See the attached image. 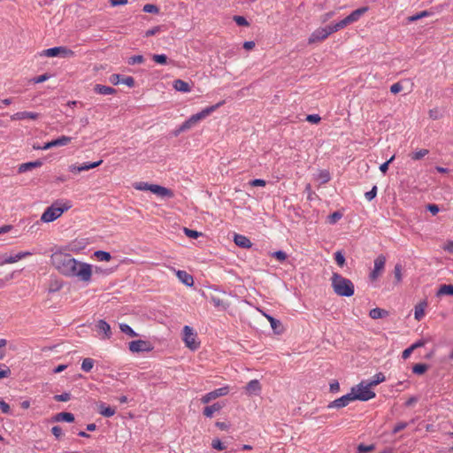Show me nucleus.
Returning <instances> with one entry per match:
<instances>
[{"instance_id":"nucleus-1","label":"nucleus","mask_w":453,"mask_h":453,"mask_svg":"<svg viewBox=\"0 0 453 453\" xmlns=\"http://www.w3.org/2000/svg\"><path fill=\"white\" fill-rule=\"evenodd\" d=\"M50 264L59 273L65 277L77 278L83 282H89L91 280L93 273L92 265L78 261L70 254L60 250L52 253Z\"/></svg>"},{"instance_id":"nucleus-2","label":"nucleus","mask_w":453,"mask_h":453,"mask_svg":"<svg viewBox=\"0 0 453 453\" xmlns=\"http://www.w3.org/2000/svg\"><path fill=\"white\" fill-rule=\"evenodd\" d=\"M331 282L332 288L337 296L349 297L354 295L355 287L353 282L341 274L334 273Z\"/></svg>"},{"instance_id":"nucleus-3","label":"nucleus","mask_w":453,"mask_h":453,"mask_svg":"<svg viewBox=\"0 0 453 453\" xmlns=\"http://www.w3.org/2000/svg\"><path fill=\"white\" fill-rule=\"evenodd\" d=\"M72 207L70 201L57 200L48 207L41 217V220L50 223L58 219L65 211Z\"/></svg>"},{"instance_id":"nucleus-4","label":"nucleus","mask_w":453,"mask_h":453,"mask_svg":"<svg viewBox=\"0 0 453 453\" xmlns=\"http://www.w3.org/2000/svg\"><path fill=\"white\" fill-rule=\"evenodd\" d=\"M354 388H356L354 391L355 400L368 401L374 398L376 395L375 393L372 390V388L368 386V383L365 381H361Z\"/></svg>"},{"instance_id":"nucleus-5","label":"nucleus","mask_w":453,"mask_h":453,"mask_svg":"<svg viewBox=\"0 0 453 453\" xmlns=\"http://www.w3.org/2000/svg\"><path fill=\"white\" fill-rule=\"evenodd\" d=\"M43 55L49 58L61 57L64 58H71L75 56V53L67 47L58 46L45 50Z\"/></svg>"},{"instance_id":"nucleus-6","label":"nucleus","mask_w":453,"mask_h":453,"mask_svg":"<svg viewBox=\"0 0 453 453\" xmlns=\"http://www.w3.org/2000/svg\"><path fill=\"white\" fill-rule=\"evenodd\" d=\"M206 115H192L188 119L176 128L173 134L178 136L180 133L186 132L196 126Z\"/></svg>"},{"instance_id":"nucleus-7","label":"nucleus","mask_w":453,"mask_h":453,"mask_svg":"<svg viewBox=\"0 0 453 453\" xmlns=\"http://www.w3.org/2000/svg\"><path fill=\"white\" fill-rule=\"evenodd\" d=\"M196 334L194 333L192 327L188 326H185L183 328V341L186 346L192 349L196 350L199 347V342H196Z\"/></svg>"},{"instance_id":"nucleus-8","label":"nucleus","mask_w":453,"mask_h":453,"mask_svg":"<svg viewBox=\"0 0 453 453\" xmlns=\"http://www.w3.org/2000/svg\"><path fill=\"white\" fill-rule=\"evenodd\" d=\"M355 389H356L355 388H352L350 393H349L345 395H342V397L335 399V400L332 401L331 403H329V404L327 405V408L328 409H333V408L341 409V408H343V407L349 405V403H351L352 401H355V398H354Z\"/></svg>"},{"instance_id":"nucleus-9","label":"nucleus","mask_w":453,"mask_h":453,"mask_svg":"<svg viewBox=\"0 0 453 453\" xmlns=\"http://www.w3.org/2000/svg\"><path fill=\"white\" fill-rule=\"evenodd\" d=\"M129 350L133 353L149 352L153 347L150 342L143 340L132 341L128 343Z\"/></svg>"},{"instance_id":"nucleus-10","label":"nucleus","mask_w":453,"mask_h":453,"mask_svg":"<svg viewBox=\"0 0 453 453\" xmlns=\"http://www.w3.org/2000/svg\"><path fill=\"white\" fill-rule=\"evenodd\" d=\"M330 35L331 31L328 26L325 27H319L311 35V36L309 37V43L321 42L327 38Z\"/></svg>"},{"instance_id":"nucleus-11","label":"nucleus","mask_w":453,"mask_h":453,"mask_svg":"<svg viewBox=\"0 0 453 453\" xmlns=\"http://www.w3.org/2000/svg\"><path fill=\"white\" fill-rule=\"evenodd\" d=\"M386 264V257L384 255H379L374 260V268L370 273V278L375 280L380 273L383 272Z\"/></svg>"},{"instance_id":"nucleus-12","label":"nucleus","mask_w":453,"mask_h":453,"mask_svg":"<svg viewBox=\"0 0 453 453\" xmlns=\"http://www.w3.org/2000/svg\"><path fill=\"white\" fill-rule=\"evenodd\" d=\"M228 392H229L228 387H222V388H217V389L204 395L202 397L201 402L203 403H208L213 399H216L219 396L226 395L228 394Z\"/></svg>"},{"instance_id":"nucleus-13","label":"nucleus","mask_w":453,"mask_h":453,"mask_svg":"<svg viewBox=\"0 0 453 453\" xmlns=\"http://www.w3.org/2000/svg\"><path fill=\"white\" fill-rule=\"evenodd\" d=\"M103 163V160H98L93 163H84L81 165H71L69 166V171L74 173H81L82 171H88L90 169L96 168L99 166Z\"/></svg>"},{"instance_id":"nucleus-14","label":"nucleus","mask_w":453,"mask_h":453,"mask_svg":"<svg viewBox=\"0 0 453 453\" xmlns=\"http://www.w3.org/2000/svg\"><path fill=\"white\" fill-rule=\"evenodd\" d=\"M111 81L113 84H125L130 88L134 86V79L132 76H122L120 74H112Z\"/></svg>"},{"instance_id":"nucleus-15","label":"nucleus","mask_w":453,"mask_h":453,"mask_svg":"<svg viewBox=\"0 0 453 453\" xmlns=\"http://www.w3.org/2000/svg\"><path fill=\"white\" fill-rule=\"evenodd\" d=\"M99 334H103L104 339H110L111 336V331L110 325L104 319H100L96 325Z\"/></svg>"},{"instance_id":"nucleus-16","label":"nucleus","mask_w":453,"mask_h":453,"mask_svg":"<svg viewBox=\"0 0 453 453\" xmlns=\"http://www.w3.org/2000/svg\"><path fill=\"white\" fill-rule=\"evenodd\" d=\"M151 192L153 194H156V195L161 196V197L172 198L174 196L173 192L171 189L162 187V186H159V185H157V184L152 185Z\"/></svg>"},{"instance_id":"nucleus-17","label":"nucleus","mask_w":453,"mask_h":453,"mask_svg":"<svg viewBox=\"0 0 453 453\" xmlns=\"http://www.w3.org/2000/svg\"><path fill=\"white\" fill-rule=\"evenodd\" d=\"M176 276L180 281L185 284L188 287H191L194 285L193 276L188 273L186 271L177 270L175 271Z\"/></svg>"},{"instance_id":"nucleus-18","label":"nucleus","mask_w":453,"mask_h":453,"mask_svg":"<svg viewBox=\"0 0 453 453\" xmlns=\"http://www.w3.org/2000/svg\"><path fill=\"white\" fill-rule=\"evenodd\" d=\"M97 411L102 416L106 417V418H111L116 413L115 408L107 406L103 402H100L97 403Z\"/></svg>"},{"instance_id":"nucleus-19","label":"nucleus","mask_w":453,"mask_h":453,"mask_svg":"<svg viewBox=\"0 0 453 453\" xmlns=\"http://www.w3.org/2000/svg\"><path fill=\"white\" fill-rule=\"evenodd\" d=\"M368 11V7H361L353 11L349 15L346 17L349 24L357 21L360 17Z\"/></svg>"},{"instance_id":"nucleus-20","label":"nucleus","mask_w":453,"mask_h":453,"mask_svg":"<svg viewBox=\"0 0 453 453\" xmlns=\"http://www.w3.org/2000/svg\"><path fill=\"white\" fill-rule=\"evenodd\" d=\"M42 165V162L41 160H35L32 162H27L19 165L18 172L19 173H26L27 171H31L34 168L41 167Z\"/></svg>"},{"instance_id":"nucleus-21","label":"nucleus","mask_w":453,"mask_h":453,"mask_svg":"<svg viewBox=\"0 0 453 453\" xmlns=\"http://www.w3.org/2000/svg\"><path fill=\"white\" fill-rule=\"evenodd\" d=\"M245 389L249 395H258L261 391L260 382L257 380H252L246 385Z\"/></svg>"},{"instance_id":"nucleus-22","label":"nucleus","mask_w":453,"mask_h":453,"mask_svg":"<svg viewBox=\"0 0 453 453\" xmlns=\"http://www.w3.org/2000/svg\"><path fill=\"white\" fill-rule=\"evenodd\" d=\"M234 243L241 247V248H250L252 243L250 241L249 238H247L246 236L244 235H242V234H234Z\"/></svg>"},{"instance_id":"nucleus-23","label":"nucleus","mask_w":453,"mask_h":453,"mask_svg":"<svg viewBox=\"0 0 453 453\" xmlns=\"http://www.w3.org/2000/svg\"><path fill=\"white\" fill-rule=\"evenodd\" d=\"M94 92L98 95L106 96V95H111V94L115 93V89L109 86L96 84L94 87Z\"/></svg>"},{"instance_id":"nucleus-24","label":"nucleus","mask_w":453,"mask_h":453,"mask_svg":"<svg viewBox=\"0 0 453 453\" xmlns=\"http://www.w3.org/2000/svg\"><path fill=\"white\" fill-rule=\"evenodd\" d=\"M53 420L56 422L65 421L71 423L74 421V416L70 412H59L53 417Z\"/></svg>"},{"instance_id":"nucleus-25","label":"nucleus","mask_w":453,"mask_h":453,"mask_svg":"<svg viewBox=\"0 0 453 453\" xmlns=\"http://www.w3.org/2000/svg\"><path fill=\"white\" fill-rule=\"evenodd\" d=\"M426 302H421L415 306L414 310V318L418 321L421 320V319L425 316V308L426 307Z\"/></svg>"},{"instance_id":"nucleus-26","label":"nucleus","mask_w":453,"mask_h":453,"mask_svg":"<svg viewBox=\"0 0 453 453\" xmlns=\"http://www.w3.org/2000/svg\"><path fill=\"white\" fill-rule=\"evenodd\" d=\"M436 296H453V285H451V284L441 285L439 289L437 290Z\"/></svg>"},{"instance_id":"nucleus-27","label":"nucleus","mask_w":453,"mask_h":453,"mask_svg":"<svg viewBox=\"0 0 453 453\" xmlns=\"http://www.w3.org/2000/svg\"><path fill=\"white\" fill-rule=\"evenodd\" d=\"M72 138L69 136L62 135L57 139L50 141V144L52 147H61L65 146L71 142Z\"/></svg>"},{"instance_id":"nucleus-28","label":"nucleus","mask_w":453,"mask_h":453,"mask_svg":"<svg viewBox=\"0 0 453 453\" xmlns=\"http://www.w3.org/2000/svg\"><path fill=\"white\" fill-rule=\"evenodd\" d=\"M388 312L386 310L380 308L372 309L369 313L370 317L373 319H382L388 316Z\"/></svg>"},{"instance_id":"nucleus-29","label":"nucleus","mask_w":453,"mask_h":453,"mask_svg":"<svg viewBox=\"0 0 453 453\" xmlns=\"http://www.w3.org/2000/svg\"><path fill=\"white\" fill-rule=\"evenodd\" d=\"M348 25H349V24L348 20L346 19V18H344L343 19H342L334 24L328 25V27L331 31V34H333L334 32H337L344 27H346Z\"/></svg>"},{"instance_id":"nucleus-30","label":"nucleus","mask_w":453,"mask_h":453,"mask_svg":"<svg viewBox=\"0 0 453 453\" xmlns=\"http://www.w3.org/2000/svg\"><path fill=\"white\" fill-rule=\"evenodd\" d=\"M221 408L222 406L219 403H213L212 405L210 406H206L203 409V415L208 418H211L213 413L219 411Z\"/></svg>"},{"instance_id":"nucleus-31","label":"nucleus","mask_w":453,"mask_h":453,"mask_svg":"<svg viewBox=\"0 0 453 453\" xmlns=\"http://www.w3.org/2000/svg\"><path fill=\"white\" fill-rule=\"evenodd\" d=\"M173 87H174V88L177 91H180V92H188V91H190L189 84L188 82L182 81V80H176V81H174Z\"/></svg>"},{"instance_id":"nucleus-32","label":"nucleus","mask_w":453,"mask_h":453,"mask_svg":"<svg viewBox=\"0 0 453 453\" xmlns=\"http://www.w3.org/2000/svg\"><path fill=\"white\" fill-rule=\"evenodd\" d=\"M432 15V12L429 11H422L415 15L410 16L407 18V21L409 23L417 21L422 18L429 17Z\"/></svg>"},{"instance_id":"nucleus-33","label":"nucleus","mask_w":453,"mask_h":453,"mask_svg":"<svg viewBox=\"0 0 453 453\" xmlns=\"http://www.w3.org/2000/svg\"><path fill=\"white\" fill-rule=\"evenodd\" d=\"M265 317L267 318V319L269 320L270 324H271V326L272 328L273 329V331L277 334H280L281 332V330H280V328L281 327V323L280 320L274 319L273 317L270 316V315H266L265 314Z\"/></svg>"},{"instance_id":"nucleus-34","label":"nucleus","mask_w":453,"mask_h":453,"mask_svg":"<svg viewBox=\"0 0 453 453\" xmlns=\"http://www.w3.org/2000/svg\"><path fill=\"white\" fill-rule=\"evenodd\" d=\"M210 302L214 305V307L219 308L221 310H226L228 306L226 303L217 296H211Z\"/></svg>"},{"instance_id":"nucleus-35","label":"nucleus","mask_w":453,"mask_h":453,"mask_svg":"<svg viewBox=\"0 0 453 453\" xmlns=\"http://www.w3.org/2000/svg\"><path fill=\"white\" fill-rule=\"evenodd\" d=\"M94 257H96L100 261H109L111 258V256L109 252L104 250H96L94 252Z\"/></svg>"},{"instance_id":"nucleus-36","label":"nucleus","mask_w":453,"mask_h":453,"mask_svg":"<svg viewBox=\"0 0 453 453\" xmlns=\"http://www.w3.org/2000/svg\"><path fill=\"white\" fill-rule=\"evenodd\" d=\"M385 380V376L383 375V373L381 372H379L377 374L374 375V377L372 378V380H371L368 383V386H371L372 388L377 386L378 384L383 382Z\"/></svg>"},{"instance_id":"nucleus-37","label":"nucleus","mask_w":453,"mask_h":453,"mask_svg":"<svg viewBox=\"0 0 453 453\" xmlns=\"http://www.w3.org/2000/svg\"><path fill=\"white\" fill-rule=\"evenodd\" d=\"M429 153V150H426V149H421L416 152H413L411 154H410V157L412 160H420L422 159L425 156L428 155Z\"/></svg>"},{"instance_id":"nucleus-38","label":"nucleus","mask_w":453,"mask_h":453,"mask_svg":"<svg viewBox=\"0 0 453 453\" xmlns=\"http://www.w3.org/2000/svg\"><path fill=\"white\" fill-rule=\"evenodd\" d=\"M93 366H94V360L92 358L87 357V358L83 359L82 364H81V369L84 372H90L91 369L93 368Z\"/></svg>"},{"instance_id":"nucleus-39","label":"nucleus","mask_w":453,"mask_h":453,"mask_svg":"<svg viewBox=\"0 0 453 453\" xmlns=\"http://www.w3.org/2000/svg\"><path fill=\"white\" fill-rule=\"evenodd\" d=\"M119 328L122 333L129 335L130 337L137 336V334L133 330V328L127 324H120Z\"/></svg>"},{"instance_id":"nucleus-40","label":"nucleus","mask_w":453,"mask_h":453,"mask_svg":"<svg viewBox=\"0 0 453 453\" xmlns=\"http://www.w3.org/2000/svg\"><path fill=\"white\" fill-rule=\"evenodd\" d=\"M427 369L428 365L426 364L418 363L412 367V372L416 374H423Z\"/></svg>"},{"instance_id":"nucleus-41","label":"nucleus","mask_w":453,"mask_h":453,"mask_svg":"<svg viewBox=\"0 0 453 453\" xmlns=\"http://www.w3.org/2000/svg\"><path fill=\"white\" fill-rule=\"evenodd\" d=\"M152 185L153 184H149L147 182H143V181H140V182H135L134 184V188L136 189V190H142V191H150L151 192V188H152Z\"/></svg>"},{"instance_id":"nucleus-42","label":"nucleus","mask_w":453,"mask_h":453,"mask_svg":"<svg viewBox=\"0 0 453 453\" xmlns=\"http://www.w3.org/2000/svg\"><path fill=\"white\" fill-rule=\"evenodd\" d=\"M402 270H403L402 265L396 264L395 265L394 275H395V282L396 283H399V282L402 281Z\"/></svg>"},{"instance_id":"nucleus-43","label":"nucleus","mask_w":453,"mask_h":453,"mask_svg":"<svg viewBox=\"0 0 453 453\" xmlns=\"http://www.w3.org/2000/svg\"><path fill=\"white\" fill-rule=\"evenodd\" d=\"M142 11L144 12H147V13H158L159 12V9L158 7L156 5V4H147L143 6V9Z\"/></svg>"},{"instance_id":"nucleus-44","label":"nucleus","mask_w":453,"mask_h":453,"mask_svg":"<svg viewBox=\"0 0 453 453\" xmlns=\"http://www.w3.org/2000/svg\"><path fill=\"white\" fill-rule=\"evenodd\" d=\"M152 59L160 65L167 64V56L165 54H155L152 56Z\"/></svg>"},{"instance_id":"nucleus-45","label":"nucleus","mask_w":453,"mask_h":453,"mask_svg":"<svg viewBox=\"0 0 453 453\" xmlns=\"http://www.w3.org/2000/svg\"><path fill=\"white\" fill-rule=\"evenodd\" d=\"M144 62V58L142 55H134L128 58L129 65L142 64Z\"/></svg>"},{"instance_id":"nucleus-46","label":"nucleus","mask_w":453,"mask_h":453,"mask_svg":"<svg viewBox=\"0 0 453 453\" xmlns=\"http://www.w3.org/2000/svg\"><path fill=\"white\" fill-rule=\"evenodd\" d=\"M342 218V213L337 211L328 216V222L330 224H335Z\"/></svg>"},{"instance_id":"nucleus-47","label":"nucleus","mask_w":453,"mask_h":453,"mask_svg":"<svg viewBox=\"0 0 453 453\" xmlns=\"http://www.w3.org/2000/svg\"><path fill=\"white\" fill-rule=\"evenodd\" d=\"M163 31V27L162 26H156L150 29H148L146 32H145V36L146 37H150V36H153L155 35H157V33Z\"/></svg>"},{"instance_id":"nucleus-48","label":"nucleus","mask_w":453,"mask_h":453,"mask_svg":"<svg viewBox=\"0 0 453 453\" xmlns=\"http://www.w3.org/2000/svg\"><path fill=\"white\" fill-rule=\"evenodd\" d=\"M53 398L57 402H67L71 399V394L65 392L61 395H55Z\"/></svg>"},{"instance_id":"nucleus-49","label":"nucleus","mask_w":453,"mask_h":453,"mask_svg":"<svg viewBox=\"0 0 453 453\" xmlns=\"http://www.w3.org/2000/svg\"><path fill=\"white\" fill-rule=\"evenodd\" d=\"M272 257L279 260L280 262H283L287 259V254L282 250H278L272 253Z\"/></svg>"},{"instance_id":"nucleus-50","label":"nucleus","mask_w":453,"mask_h":453,"mask_svg":"<svg viewBox=\"0 0 453 453\" xmlns=\"http://www.w3.org/2000/svg\"><path fill=\"white\" fill-rule=\"evenodd\" d=\"M334 258L338 265L342 267L345 265V257L341 251H337L334 254Z\"/></svg>"},{"instance_id":"nucleus-51","label":"nucleus","mask_w":453,"mask_h":453,"mask_svg":"<svg viewBox=\"0 0 453 453\" xmlns=\"http://www.w3.org/2000/svg\"><path fill=\"white\" fill-rule=\"evenodd\" d=\"M234 20L235 21V23L238 25V26H242V27H247L249 26V22L248 20L246 19L245 17L243 16H234Z\"/></svg>"},{"instance_id":"nucleus-52","label":"nucleus","mask_w":453,"mask_h":453,"mask_svg":"<svg viewBox=\"0 0 453 453\" xmlns=\"http://www.w3.org/2000/svg\"><path fill=\"white\" fill-rule=\"evenodd\" d=\"M211 447L217 450H224L226 449V446L221 442L219 439L212 440Z\"/></svg>"},{"instance_id":"nucleus-53","label":"nucleus","mask_w":453,"mask_h":453,"mask_svg":"<svg viewBox=\"0 0 453 453\" xmlns=\"http://www.w3.org/2000/svg\"><path fill=\"white\" fill-rule=\"evenodd\" d=\"M407 426H408V423H407V422H403V421H402V422H399V423H397V424L395 426V427L393 428L392 433H393L394 434H395L399 433L400 431H402V430L405 429Z\"/></svg>"},{"instance_id":"nucleus-54","label":"nucleus","mask_w":453,"mask_h":453,"mask_svg":"<svg viewBox=\"0 0 453 453\" xmlns=\"http://www.w3.org/2000/svg\"><path fill=\"white\" fill-rule=\"evenodd\" d=\"M184 233L186 234V235L189 238H197L199 235H201V233L196 231V230H192V229H188L187 227L184 228Z\"/></svg>"},{"instance_id":"nucleus-55","label":"nucleus","mask_w":453,"mask_h":453,"mask_svg":"<svg viewBox=\"0 0 453 453\" xmlns=\"http://www.w3.org/2000/svg\"><path fill=\"white\" fill-rule=\"evenodd\" d=\"M375 448V446L373 444H371V445H365V444H359L357 446V449L359 452H370L372 450H373Z\"/></svg>"},{"instance_id":"nucleus-56","label":"nucleus","mask_w":453,"mask_h":453,"mask_svg":"<svg viewBox=\"0 0 453 453\" xmlns=\"http://www.w3.org/2000/svg\"><path fill=\"white\" fill-rule=\"evenodd\" d=\"M377 195V187L373 186L372 188L365 194L366 200L372 201Z\"/></svg>"},{"instance_id":"nucleus-57","label":"nucleus","mask_w":453,"mask_h":453,"mask_svg":"<svg viewBox=\"0 0 453 453\" xmlns=\"http://www.w3.org/2000/svg\"><path fill=\"white\" fill-rule=\"evenodd\" d=\"M53 435L59 440L63 436L62 428L59 426H55L51 428Z\"/></svg>"},{"instance_id":"nucleus-58","label":"nucleus","mask_w":453,"mask_h":453,"mask_svg":"<svg viewBox=\"0 0 453 453\" xmlns=\"http://www.w3.org/2000/svg\"><path fill=\"white\" fill-rule=\"evenodd\" d=\"M250 185L252 187H265L266 185V181L262 179H254L250 181Z\"/></svg>"},{"instance_id":"nucleus-59","label":"nucleus","mask_w":453,"mask_h":453,"mask_svg":"<svg viewBox=\"0 0 453 453\" xmlns=\"http://www.w3.org/2000/svg\"><path fill=\"white\" fill-rule=\"evenodd\" d=\"M305 120L312 124H317L321 120V118L319 115H306Z\"/></svg>"},{"instance_id":"nucleus-60","label":"nucleus","mask_w":453,"mask_h":453,"mask_svg":"<svg viewBox=\"0 0 453 453\" xmlns=\"http://www.w3.org/2000/svg\"><path fill=\"white\" fill-rule=\"evenodd\" d=\"M403 90V85L400 82L394 83L390 87V92L393 94H397Z\"/></svg>"},{"instance_id":"nucleus-61","label":"nucleus","mask_w":453,"mask_h":453,"mask_svg":"<svg viewBox=\"0 0 453 453\" xmlns=\"http://www.w3.org/2000/svg\"><path fill=\"white\" fill-rule=\"evenodd\" d=\"M4 367V369L0 370V379L6 378L11 374V370L5 365H0V368Z\"/></svg>"},{"instance_id":"nucleus-62","label":"nucleus","mask_w":453,"mask_h":453,"mask_svg":"<svg viewBox=\"0 0 453 453\" xmlns=\"http://www.w3.org/2000/svg\"><path fill=\"white\" fill-rule=\"evenodd\" d=\"M0 409L2 412L5 414L10 413L11 411L10 405L2 399H0Z\"/></svg>"},{"instance_id":"nucleus-63","label":"nucleus","mask_w":453,"mask_h":453,"mask_svg":"<svg viewBox=\"0 0 453 453\" xmlns=\"http://www.w3.org/2000/svg\"><path fill=\"white\" fill-rule=\"evenodd\" d=\"M395 159V156H392L387 162L383 163L382 165H380V170L383 173H386L388 169V165L389 164Z\"/></svg>"},{"instance_id":"nucleus-64","label":"nucleus","mask_w":453,"mask_h":453,"mask_svg":"<svg viewBox=\"0 0 453 453\" xmlns=\"http://www.w3.org/2000/svg\"><path fill=\"white\" fill-rule=\"evenodd\" d=\"M427 210L433 214V215H435L439 212V207L437 204H434V203H429L427 205Z\"/></svg>"}]
</instances>
